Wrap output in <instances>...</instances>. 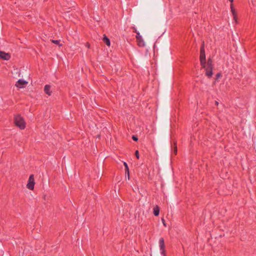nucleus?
<instances>
[{"instance_id":"1","label":"nucleus","mask_w":256,"mask_h":256,"mask_svg":"<svg viewBox=\"0 0 256 256\" xmlns=\"http://www.w3.org/2000/svg\"><path fill=\"white\" fill-rule=\"evenodd\" d=\"M200 64L202 68H205L206 64V58L204 50V42H202L200 48Z\"/></svg>"},{"instance_id":"2","label":"nucleus","mask_w":256,"mask_h":256,"mask_svg":"<svg viewBox=\"0 0 256 256\" xmlns=\"http://www.w3.org/2000/svg\"><path fill=\"white\" fill-rule=\"evenodd\" d=\"M14 124L20 130H24L26 128V122L24 118L20 114H18L14 117Z\"/></svg>"},{"instance_id":"3","label":"nucleus","mask_w":256,"mask_h":256,"mask_svg":"<svg viewBox=\"0 0 256 256\" xmlns=\"http://www.w3.org/2000/svg\"><path fill=\"white\" fill-rule=\"evenodd\" d=\"M35 184V181L34 178V175L32 174L30 176L26 188L30 190H34Z\"/></svg>"},{"instance_id":"4","label":"nucleus","mask_w":256,"mask_h":256,"mask_svg":"<svg viewBox=\"0 0 256 256\" xmlns=\"http://www.w3.org/2000/svg\"><path fill=\"white\" fill-rule=\"evenodd\" d=\"M28 84V82L22 79H20L16 82L15 86L18 88H23Z\"/></svg>"},{"instance_id":"5","label":"nucleus","mask_w":256,"mask_h":256,"mask_svg":"<svg viewBox=\"0 0 256 256\" xmlns=\"http://www.w3.org/2000/svg\"><path fill=\"white\" fill-rule=\"evenodd\" d=\"M136 40L138 42V44L139 46H145L144 42L140 36V32H138L136 36Z\"/></svg>"},{"instance_id":"6","label":"nucleus","mask_w":256,"mask_h":256,"mask_svg":"<svg viewBox=\"0 0 256 256\" xmlns=\"http://www.w3.org/2000/svg\"><path fill=\"white\" fill-rule=\"evenodd\" d=\"M159 244L162 254L166 253L164 240L163 238H160L159 240Z\"/></svg>"},{"instance_id":"7","label":"nucleus","mask_w":256,"mask_h":256,"mask_svg":"<svg viewBox=\"0 0 256 256\" xmlns=\"http://www.w3.org/2000/svg\"><path fill=\"white\" fill-rule=\"evenodd\" d=\"M10 54L4 51L0 50V58L3 60H9L10 58Z\"/></svg>"},{"instance_id":"8","label":"nucleus","mask_w":256,"mask_h":256,"mask_svg":"<svg viewBox=\"0 0 256 256\" xmlns=\"http://www.w3.org/2000/svg\"><path fill=\"white\" fill-rule=\"evenodd\" d=\"M204 68L206 70V76H207L209 78H212L214 74L212 71L214 68L206 67Z\"/></svg>"},{"instance_id":"9","label":"nucleus","mask_w":256,"mask_h":256,"mask_svg":"<svg viewBox=\"0 0 256 256\" xmlns=\"http://www.w3.org/2000/svg\"><path fill=\"white\" fill-rule=\"evenodd\" d=\"M230 10L231 12H232V14L233 15L234 19V20L236 22H237V14L236 11V10L234 9V5L232 2H230Z\"/></svg>"},{"instance_id":"10","label":"nucleus","mask_w":256,"mask_h":256,"mask_svg":"<svg viewBox=\"0 0 256 256\" xmlns=\"http://www.w3.org/2000/svg\"><path fill=\"white\" fill-rule=\"evenodd\" d=\"M160 207L156 205V206L153 209V214L156 216H158L160 214Z\"/></svg>"},{"instance_id":"11","label":"nucleus","mask_w":256,"mask_h":256,"mask_svg":"<svg viewBox=\"0 0 256 256\" xmlns=\"http://www.w3.org/2000/svg\"><path fill=\"white\" fill-rule=\"evenodd\" d=\"M50 86L48 84L46 85L44 88V92L48 96H50L52 94V92L50 91Z\"/></svg>"},{"instance_id":"12","label":"nucleus","mask_w":256,"mask_h":256,"mask_svg":"<svg viewBox=\"0 0 256 256\" xmlns=\"http://www.w3.org/2000/svg\"><path fill=\"white\" fill-rule=\"evenodd\" d=\"M102 40L104 42V43L106 44L108 46H110V42L108 37L106 36V34H104V37L102 38Z\"/></svg>"},{"instance_id":"13","label":"nucleus","mask_w":256,"mask_h":256,"mask_svg":"<svg viewBox=\"0 0 256 256\" xmlns=\"http://www.w3.org/2000/svg\"><path fill=\"white\" fill-rule=\"evenodd\" d=\"M213 61L212 58L210 57H209L207 62V67L208 68H214V66L212 64Z\"/></svg>"},{"instance_id":"14","label":"nucleus","mask_w":256,"mask_h":256,"mask_svg":"<svg viewBox=\"0 0 256 256\" xmlns=\"http://www.w3.org/2000/svg\"><path fill=\"white\" fill-rule=\"evenodd\" d=\"M51 42L52 43L54 44H56L58 45L59 46H62V44H60V40H51Z\"/></svg>"},{"instance_id":"15","label":"nucleus","mask_w":256,"mask_h":256,"mask_svg":"<svg viewBox=\"0 0 256 256\" xmlns=\"http://www.w3.org/2000/svg\"><path fill=\"white\" fill-rule=\"evenodd\" d=\"M124 168H125V173L128 174L129 168H128L127 163L126 162H124Z\"/></svg>"},{"instance_id":"16","label":"nucleus","mask_w":256,"mask_h":256,"mask_svg":"<svg viewBox=\"0 0 256 256\" xmlns=\"http://www.w3.org/2000/svg\"><path fill=\"white\" fill-rule=\"evenodd\" d=\"M222 74H221V72H218V74H216V78H215V80H218L220 78L222 77Z\"/></svg>"},{"instance_id":"17","label":"nucleus","mask_w":256,"mask_h":256,"mask_svg":"<svg viewBox=\"0 0 256 256\" xmlns=\"http://www.w3.org/2000/svg\"><path fill=\"white\" fill-rule=\"evenodd\" d=\"M134 155L136 156L137 159H139L140 158V154H139V152H138V150H136L135 151Z\"/></svg>"},{"instance_id":"18","label":"nucleus","mask_w":256,"mask_h":256,"mask_svg":"<svg viewBox=\"0 0 256 256\" xmlns=\"http://www.w3.org/2000/svg\"><path fill=\"white\" fill-rule=\"evenodd\" d=\"M132 139L134 142H137L138 140V137L136 135H132Z\"/></svg>"},{"instance_id":"19","label":"nucleus","mask_w":256,"mask_h":256,"mask_svg":"<svg viewBox=\"0 0 256 256\" xmlns=\"http://www.w3.org/2000/svg\"><path fill=\"white\" fill-rule=\"evenodd\" d=\"M132 29L133 30V32L137 34V33L138 32L137 31L136 28L135 27L133 26L132 27Z\"/></svg>"},{"instance_id":"20","label":"nucleus","mask_w":256,"mask_h":256,"mask_svg":"<svg viewBox=\"0 0 256 256\" xmlns=\"http://www.w3.org/2000/svg\"><path fill=\"white\" fill-rule=\"evenodd\" d=\"M125 174H126V176H128V180H130V170H128V174H126L125 173Z\"/></svg>"},{"instance_id":"21","label":"nucleus","mask_w":256,"mask_h":256,"mask_svg":"<svg viewBox=\"0 0 256 256\" xmlns=\"http://www.w3.org/2000/svg\"><path fill=\"white\" fill-rule=\"evenodd\" d=\"M162 224H163L164 226H166V221H165L164 219L162 218Z\"/></svg>"},{"instance_id":"22","label":"nucleus","mask_w":256,"mask_h":256,"mask_svg":"<svg viewBox=\"0 0 256 256\" xmlns=\"http://www.w3.org/2000/svg\"><path fill=\"white\" fill-rule=\"evenodd\" d=\"M174 152L176 154H177V147H176H176L174 148Z\"/></svg>"},{"instance_id":"23","label":"nucleus","mask_w":256,"mask_h":256,"mask_svg":"<svg viewBox=\"0 0 256 256\" xmlns=\"http://www.w3.org/2000/svg\"><path fill=\"white\" fill-rule=\"evenodd\" d=\"M215 104L216 105V106H218V102L217 101H216L215 102Z\"/></svg>"},{"instance_id":"24","label":"nucleus","mask_w":256,"mask_h":256,"mask_svg":"<svg viewBox=\"0 0 256 256\" xmlns=\"http://www.w3.org/2000/svg\"><path fill=\"white\" fill-rule=\"evenodd\" d=\"M229 1H230V2H233L234 0H229Z\"/></svg>"},{"instance_id":"25","label":"nucleus","mask_w":256,"mask_h":256,"mask_svg":"<svg viewBox=\"0 0 256 256\" xmlns=\"http://www.w3.org/2000/svg\"><path fill=\"white\" fill-rule=\"evenodd\" d=\"M162 254L164 255V256H166V253H164V254Z\"/></svg>"},{"instance_id":"26","label":"nucleus","mask_w":256,"mask_h":256,"mask_svg":"<svg viewBox=\"0 0 256 256\" xmlns=\"http://www.w3.org/2000/svg\"><path fill=\"white\" fill-rule=\"evenodd\" d=\"M168 133L167 134V139L168 138Z\"/></svg>"}]
</instances>
